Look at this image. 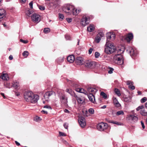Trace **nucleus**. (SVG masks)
Returning a JSON list of instances; mask_svg holds the SVG:
<instances>
[{
	"instance_id": "f257e3e1",
	"label": "nucleus",
	"mask_w": 147,
	"mask_h": 147,
	"mask_svg": "<svg viewBox=\"0 0 147 147\" xmlns=\"http://www.w3.org/2000/svg\"><path fill=\"white\" fill-rule=\"evenodd\" d=\"M24 96L25 100L27 102L31 103L36 102L39 98V96L38 95L34 94L30 91L25 92Z\"/></svg>"
},
{
	"instance_id": "f03ea898",
	"label": "nucleus",
	"mask_w": 147,
	"mask_h": 147,
	"mask_svg": "<svg viewBox=\"0 0 147 147\" xmlns=\"http://www.w3.org/2000/svg\"><path fill=\"white\" fill-rule=\"evenodd\" d=\"M63 10L68 15H70L71 13H72L74 15H76L81 11L80 9L78 10L74 8V6L69 5L64 6L63 8Z\"/></svg>"
},
{
	"instance_id": "7ed1b4c3",
	"label": "nucleus",
	"mask_w": 147,
	"mask_h": 147,
	"mask_svg": "<svg viewBox=\"0 0 147 147\" xmlns=\"http://www.w3.org/2000/svg\"><path fill=\"white\" fill-rule=\"evenodd\" d=\"M107 42L105 46H114V44L112 42L115 38V35L114 33L109 32L106 34Z\"/></svg>"
},
{
	"instance_id": "20e7f679",
	"label": "nucleus",
	"mask_w": 147,
	"mask_h": 147,
	"mask_svg": "<svg viewBox=\"0 0 147 147\" xmlns=\"http://www.w3.org/2000/svg\"><path fill=\"white\" fill-rule=\"evenodd\" d=\"M114 62L118 65H121L123 63V59L122 55L120 54L115 55L113 57Z\"/></svg>"
},
{
	"instance_id": "39448f33",
	"label": "nucleus",
	"mask_w": 147,
	"mask_h": 147,
	"mask_svg": "<svg viewBox=\"0 0 147 147\" xmlns=\"http://www.w3.org/2000/svg\"><path fill=\"white\" fill-rule=\"evenodd\" d=\"M57 92L61 102L63 104H66L67 102V98L66 97L65 95L62 93L60 90H58Z\"/></svg>"
},
{
	"instance_id": "423d86ee",
	"label": "nucleus",
	"mask_w": 147,
	"mask_h": 147,
	"mask_svg": "<svg viewBox=\"0 0 147 147\" xmlns=\"http://www.w3.org/2000/svg\"><path fill=\"white\" fill-rule=\"evenodd\" d=\"M90 18L86 15H84L80 21V24L83 26L88 24L90 22Z\"/></svg>"
},
{
	"instance_id": "0eeeda50",
	"label": "nucleus",
	"mask_w": 147,
	"mask_h": 147,
	"mask_svg": "<svg viewBox=\"0 0 147 147\" xmlns=\"http://www.w3.org/2000/svg\"><path fill=\"white\" fill-rule=\"evenodd\" d=\"M31 18L32 20L35 23H38L41 20L40 16L39 14L36 13H34L31 16Z\"/></svg>"
},
{
	"instance_id": "6e6552de",
	"label": "nucleus",
	"mask_w": 147,
	"mask_h": 147,
	"mask_svg": "<svg viewBox=\"0 0 147 147\" xmlns=\"http://www.w3.org/2000/svg\"><path fill=\"white\" fill-rule=\"evenodd\" d=\"M116 50V47H106L105 51L107 54H111Z\"/></svg>"
},
{
	"instance_id": "1a4fd4ad",
	"label": "nucleus",
	"mask_w": 147,
	"mask_h": 147,
	"mask_svg": "<svg viewBox=\"0 0 147 147\" xmlns=\"http://www.w3.org/2000/svg\"><path fill=\"white\" fill-rule=\"evenodd\" d=\"M108 127V124L102 122L99 124L97 126L98 129L101 131H103L107 129Z\"/></svg>"
},
{
	"instance_id": "9d476101",
	"label": "nucleus",
	"mask_w": 147,
	"mask_h": 147,
	"mask_svg": "<svg viewBox=\"0 0 147 147\" xmlns=\"http://www.w3.org/2000/svg\"><path fill=\"white\" fill-rule=\"evenodd\" d=\"M128 47L129 48L127 51L129 53L130 55L131 56H136L137 54V51L132 47Z\"/></svg>"
},
{
	"instance_id": "9b49d317",
	"label": "nucleus",
	"mask_w": 147,
	"mask_h": 147,
	"mask_svg": "<svg viewBox=\"0 0 147 147\" xmlns=\"http://www.w3.org/2000/svg\"><path fill=\"white\" fill-rule=\"evenodd\" d=\"M95 63L94 61H86L85 63V65L86 67L90 68H93L95 66Z\"/></svg>"
},
{
	"instance_id": "f8f14e48",
	"label": "nucleus",
	"mask_w": 147,
	"mask_h": 147,
	"mask_svg": "<svg viewBox=\"0 0 147 147\" xmlns=\"http://www.w3.org/2000/svg\"><path fill=\"white\" fill-rule=\"evenodd\" d=\"M78 122L81 127L83 128L86 125V122L85 118L82 117H80L78 118Z\"/></svg>"
},
{
	"instance_id": "ddd939ff",
	"label": "nucleus",
	"mask_w": 147,
	"mask_h": 147,
	"mask_svg": "<svg viewBox=\"0 0 147 147\" xmlns=\"http://www.w3.org/2000/svg\"><path fill=\"white\" fill-rule=\"evenodd\" d=\"M76 62L78 65H82L84 63V59L81 57H78L76 59Z\"/></svg>"
},
{
	"instance_id": "4468645a",
	"label": "nucleus",
	"mask_w": 147,
	"mask_h": 147,
	"mask_svg": "<svg viewBox=\"0 0 147 147\" xmlns=\"http://www.w3.org/2000/svg\"><path fill=\"white\" fill-rule=\"evenodd\" d=\"M104 35V34L102 32H100L98 33L95 38L94 42L98 43L101 40V38Z\"/></svg>"
},
{
	"instance_id": "2eb2a0df",
	"label": "nucleus",
	"mask_w": 147,
	"mask_h": 147,
	"mask_svg": "<svg viewBox=\"0 0 147 147\" xmlns=\"http://www.w3.org/2000/svg\"><path fill=\"white\" fill-rule=\"evenodd\" d=\"M6 12L3 9H0V21H1L6 17Z\"/></svg>"
},
{
	"instance_id": "dca6fc26",
	"label": "nucleus",
	"mask_w": 147,
	"mask_h": 147,
	"mask_svg": "<svg viewBox=\"0 0 147 147\" xmlns=\"http://www.w3.org/2000/svg\"><path fill=\"white\" fill-rule=\"evenodd\" d=\"M55 93L52 91H49L46 92L44 94V98L46 101H48L49 97Z\"/></svg>"
},
{
	"instance_id": "f3484780",
	"label": "nucleus",
	"mask_w": 147,
	"mask_h": 147,
	"mask_svg": "<svg viewBox=\"0 0 147 147\" xmlns=\"http://www.w3.org/2000/svg\"><path fill=\"white\" fill-rule=\"evenodd\" d=\"M133 35L132 33H129L126 36L125 39L127 42L129 43L130 41L133 38Z\"/></svg>"
},
{
	"instance_id": "a211bd4d",
	"label": "nucleus",
	"mask_w": 147,
	"mask_h": 147,
	"mask_svg": "<svg viewBox=\"0 0 147 147\" xmlns=\"http://www.w3.org/2000/svg\"><path fill=\"white\" fill-rule=\"evenodd\" d=\"M98 91V89L96 88H88L87 89V92L89 94H94L95 93Z\"/></svg>"
},
{
	"instance_id": "6ab92c4d",
	"label": "nucleus",
	"mask_w": 147,
	"mask_h": 147,
	"mask_svg": "<svg viewBox=\"0 0 147 147\" xmlns=\"http://www.w3.org/2000/svg\"><path fill=\"white\" fill-rule=\"evenodd\" d=\"M74 97L76 98L78 102L80 104H82L84 102V99L81 96L80 97L77 95H74Z\"/></svg>"
},
{
	"instance_id": "aec40b11",
	"label": "nucleus",
	"mask_w": 147,
	"mask_h": 147,
	"mask_svg": "<svg viewBox=\"0 0 147 147\" xmlns=\"http://www.w3.org/2000/svg\"><path fill=\"white\" fill-rule=\"evenodd\" d=\"M128 118V120H131L134 122L137 121L138 119V118L137 116L132 115H129Z\"/></svg>"
},
{
	"instance_id": "412c9836",
	"label": "nucleus",
	"mask_w": 147,
	"mask_h": 147,
	"mask_svg": "<svg viewBox=\"0 0 147 147\" xmlns=\"http://www.w3.org/2000/svg\"><path fill=\"white\" fill-rule=\"evenodd\" d=\"M113 103L115 106L117 107H119L121 106V104L118 101L117 99L115 97L113 98Z\"/></svg>"
},
{
	"instance_id": "4be33fe9",
	"label": "nucleus",
	"mask_w": 147,
	"mask_h": 147,
	"mask_svg": "<svg viewBox=\"0 0 147 147\" xmlns=\"http://www.w3.org/2000/svg\"><path fill=\"white\" fill-rule=\"evenodd\" d=\"M75 90L77 92L83 93L86 95L88 94V92L86 91L81 88H76Z\"/></svg>"
},
{
	"instance_id": "5701e85b",
	"label": "nucleus",
	"mask_w": 147,
	"mask_h": 147,
	"mask_svg": "<svg viewBox=\"0 0 147 147\" xmlns=\"http://www.w3.org/2000/svg\"><path fill=\"white\" fill-rule=\"evenodd\" d=\"M88 95L90 100L92 102L94 103L95 102V98L94 94H89Z\"/></svg>"
},
{
	"instance_id": "b1692460",
	"label": "nucleus",
	"mask_w": 147,
	"mask_h": 147,
	"mask_svg": "<svg viewBox=\"0 0 147 147\" xmlns=\"http://www.w3.org/2000/svg\"><path fill=\"white\" fill-rule=\"evenodd\" d=\"M75 57L73 55L69 56L67 58V61L69 63H72L75 60Z\"/></svg>"
},
{
	"instance_id": "393cba45",
	"label": "nucleus",
	"mask_w": 147,
	"mask_h": 147,
	"mask_svg": "<svg viewBox=\"0 0 147 147\" xmlns=\"http://www.w3.org/2000/svg\"><path fill=\"white\" fill-rule=\"evenodd\" d=\"M95 28L94 26L93 25L90 24L87 27V30L90 32H91L94 30Z\"/></svg>"
},
{
	"instance_id": "a878e982",
	"label": "nucleus",
	"mask_w": 147,
	"mask_h": 147,
	"mask_svg": "<svg viewBox=\"0 0 147 147\" xmlns=\"http://www.w3.org/2000/svg\"><path fill=\"white\" fill-rule=\"evenodd\" d=\"M0 78L3 80H7L9 79L8 75L5 74H3L1 76Z\"/></svg>"
},
{
	"instance_id": "bb28decb",
	"label": "nucleus",
	"mask_w": 147,
	"mask_h": 147,
	"mask_svg": "<svg viewBox=\"0 0 147 147\" xmlns=\"http://www.w3.org/2000/svg\"><path fill=\"white\" fill-rule=\"evenodd\" d=\"M66 91V92H68L71 96L74 97V95H76L75 94L74 92L72 90L70 89H67Z\"/></svg>"
},
{
	"instance_id": "cd10ccee",
	"label": "nucleus",
	"mask_w": 147,
	"mask_h": 147,
	"mask_svg": "<svg viewBox=\"0 0 147 147\" xmlns=\"http://www.w3.org/2000/svg\"><path fill=\"white\" fill-rule=\"evenodd\" d=\"M123 100L124 101L126 102H128L130 101L131 97L130 96H124L123 97Z\"/></svg>"
},
{
	"instance_id": "c85d7f7f",
	"label": "nucleus",
	"mask_w": 147,
	"mask_h": 147,
	"mask_svg": "<svg viewBox=\"0 0 147 147\" xmlns=\"http://www.w3.org/2000/svg\"><path fill=\"white\" fill-rule=\"evenodd\" d=\"M20 86V84L17 81H15L13 84V86L15 88H18Z\"/></svg>"
},
{
	"instance_id": "c756f323",
	"label": "nucleus",
	"mask_w": 147,
	"mask_h": 147,
	"mask_svg": "<svg viewBox=\"0 0 147 147\" xmlns=\"http://www.w3.org/2000/svg\"><path fill=\"white\" fill-rule=\"evenodd\" d=\"M140 113L143 115H147V112L145 111L144 109L141 110Z\"/></svg>"
},
{
	"instance_id": "7c9ffc66",
	"label": "nucleus",
	"mask_w": 147,
	"mask_h": 147,
	"mask_svg": "<svg viewBox=\"0 0 147 147\" xmlns=\"http://www.w3.org/2000/svg\"><path fill=\"white\" fill-rule=\"evenodd\" d=\"M114 92L115 93L117 94L118 96H119L121 95V94L120 93L119 90L117 89H115Z\"/></svg>"
},
{
	"instance_id": "2f4dec72",
	"label": "nucleus",
	"mask_w": 147,
	"mask_h": 147,
	"mask_svg": "<svg viewBox=\"0 0 147 147\" xmlns=\"http://www.w3.org/2000/svg\"><path fill=\"white\" fill-rule=\"evenodd\" d=\"M29 53L27 51H24L22 53V55L25 58L27 57L29 55Z\"/></svg>"
},
{
	"instance_id": "473e14b6",
	"label": "nucleus",
	"mask_w": 147,
	"mask_h": 147,
	"mask_svg": "<svg viewBox=\"0 0 147 147\" xmlns=\"http://www.w3.org/2000/svg\"><path fill=\"white\" fill-rule=\"evenodd\" d=\"M64 57H59L57 59L58 62H61L63 61Z\"/></svg>"
},
{
	"instance_id": "72a5a7b5",
	"label": "nucleus",
	"mask_w": 147,
	"mask_h": 147,
	"mask_svg": "<svg viewBox=\"0 0 147 147\" xmlns=\"http://www.w3.org/2000/svg\"><path fill=\"white\" fill-rule=\"evenodd\" d=\"M100 95L101 96H102L105 99H106L107 98V94L103 92H101Z\"/></svg>"
},
{
	"instance_id": "f704fd0d",
	"label": "nucleus",
	"mask_w": 147,
	"mask_h": 147,
	"mask_svg": "<svg viewBox=\"0 0 147 147\" xmlns=\"http://www.w3.org/2000/svg\"><path fill=\"white\" fill-rule=\"evenodd\" d=\"M124 114L123 111L122 110H120L117 112L116 115H123Z\"/></svg>"
},
{
	"instance_id": "c9c22d12",
	"label": "nucleus",
	"mask_w": 147,
	"mask_h": 147,
	"mask_svg": "<svg viewBox=\"0 0 147 147\" xmlns=\"http://www.w3.org/2000/svg\"><path fill=\"white\" fill-rule=\"evenodd\" d=\"M50 31V29L49 28H45L44 30V32L45 33H47Z\"/></svg>"
},
{
	"instance_id": "e433bc0d",
	"label": "nucleus",
	"mask_w": 147,
	"mask_h": 147,
	"mask_svg": "<svg viewBox=\"0 0 147 147\" xmlns=\"http://www.w3.org/2000/svg\"><path fill=\"white\" fill-rule=\"evenodd\" d=\"M144 106L143 105H141L138 107V108L136 109V110L137 111H139L140 109L142 110L144 109Z\"/></svg>"
},
{
	"instance_id": "4c0bfd02",
	"label": "nucleus",
	"mask_w": 147,
	"mask_h": 147,
	"mask_svg": "<svg viewBox=\"0 0 147 147\" xmlns=\"http://www.w3.org/2000/svg\"><path fill=\"white\" fill-rule=\"evenodd\" d=\"M109 122L117 125H121V123L118 122H117L115 121H109Z\"/></svg>"
},
{
	"instance_id": "58836bf2",
	"label": "nucleus",
	"mask_w": 147,
	"mask_h": 147,
	"mask_svg": "<svg viewBox=\"0 0 147 147\" xmlns=\"http://www.w3.org/2000/svg\"><path fill=\"white\" fill-rule=\"evenodd\" d=\"M95 57L96 58H98L100 55V53L97 52H96L95 53Z\"/></svg>"
},
{
	"instance_id": "ea45409f",
	"label": "nucleus",
	"mask_w": 147,
	"mask_h": 147,
	"mask_svg": "<svg viewBox=\"0 0 147 147\" xmlns=\"http://www.w3.org/2000/svg\"><path fill=\"white\" fill-rule=\"evenodd\" d=\"M124 51V48L119 49L118 50V52L120 53H122Z\"/></svg>"
},
{
	"instance_id": "a19ab883",
	"label": "nucleus",
	"mask_w": 147,
	"mask_h": 147,
	"mask_svg": "<svg viewBox=\"0 0 147 147\" xmlns=\"http://www.w3.org/2000/svg\"><path fill=\"white\" fill-rule=\"evenodd\" d=\"M35 120L36 121L38 122L41 120V119L40 117L38 116H36L35 117Z\"/></svg>"
},
{
	"instance_id": "79ce46f5",
	"label": "nucleus",
	"mask_w": 147,
	"mask_h": 147,
	"mask_svg": "<svg viewBox=\"0 0 147 147\" xmlns=\"http://www.w3.org/2000/svg\"><path fill=\"white\" fill-rule=\"evenodd\" d=\"M89 112L91 114H92L94 113V111L93 109L91 108L89 109Z\"/></svg>"
},
{
	"instance_id": "37998d69",
	"label": "nucleus",
	"mask_w": 147,
	"mask_h": 147,
	"mask_svg": "<svg viewBox=\"0 0 147 147\" xmlns=\"http://www.w3.org/2000/svg\"><path fill=\"white\" fill-rule=\"evenodd\" d=\"M20 41L26 44L28 42V41L27 40H24L22 39H20Z\"/></svg>"
},
{
	"instance_id": "c03bdc74",
	"label": "nucleus",
	"mask_w": 147,
	"mask_h": 147,
	"mask_svg": "<svg viewBox=\"0 0 147 147\" xmlns=\"http://www.w3.org/2000/svg\"><path fill=\"white\" fill-rule=\"evenodd\" d=\"M147 100V98L146 97H144L141 100V103H144Z\"/></svg>"
},
{
	"instance_id": "a18cd8bd",
	"label": "nucleus",
	"mask_w": 147,
	"mask_h": 147,
	"mask_svg": "<svg viewBox=\"0 0 147 147\" xmlns=\"http://www.w3.org/2000/svg\"><path fill=\"white\" fill-rule=\"evenodd\" d=\"M59 135L60 136H66V135L64 133L61 132L60 131L59 132Z\"/></svg>"
},
{
	"instance_id": "49530a36",
	"label": "nucleus",
	"mask_w": 147,
	"mask_h": 147,
	"mask_svg": "<svg viewBox=\"0 0 147 147\" xmlns=\"http://www.w3.org/2000/svg\"><path fill=\"white\" fill-rule=\"evenodd\" d=\"M65 37L66 40H70L71 39V37L69 35H66Z\"/></svg>"
},
{
	"instance_id": "de8ad7c7",
	"label": "nucleus",
	"mask_w": 147,
	"mask_h": 147,
	"mask_svg": "<svg viewBox=\"0 0 147 147\" xmlns=\"http://www.w3.org/2000/svg\"><path fill=\"white\" fill-rule=\"evenodd\" d=\"M114 69L112 68H110L109 70L108 71V73L110 74H111L113 73V71Z\"/></svg>"
},
{
	"instance_id": "09e8293b",
	"label": "nucleus",
	"mask_w": 147,
	"mask_h": 147,
	"mask_svg": "<svg viewBox=\"0 0 147 147\" xmlns=\"http://www.w3.org/2000/svg\"><path fill=\"white\" fill-rule=\"evenodd\" d=\"M66 20L68 23H69L72 21V19L71 18H66Z\"/></svg>"
},
{
	"instance_id": "8fccbe9b",
	"label": "nucleus",
	"mask_w": 147,
	"mask_h": 147,
	"mask_svg": "<svg viewBox=\"0 0 147 147\" xmlns=\"http://www.w3.org/2000/svg\"><path fill=\"white\" fill-rule=\"evenodd\" d=\"M39 8L40 10H43L45 9V7L42 6H40L39 7Z\"/></svg>"
},
{
	"instance_id": "3c124183",
	"label": "nucleus",
	"mask_w": 147,
	"mask_h": 147,
	"mask_svg": "<svg viewBox=\"0 0 147 147\" xmlns=\"http://www.w3.org/2000/svg\"><path fill=\"white\" fill-rule=\"evenodd\" d=\"M68 124L67 123H65L63 124V126L66 129H67L68 128Z\"/></svg>"
},
{
	"instance_id": "603ef678",
	"label": "nucleus",
	"mask_w": 147,
	"mask_h": 147,
	"mask_svg": "<svg viewBox=\"0 0 147 147\" xmlns=\"http://www.w3.org/2000/svg\"><path fill=\"white\" fill-rule=\"evenodd\" d=\"M93 49L92 48H90L88 50V53L89 54H90L92 51H93Z\"/></svg>"
},
{
	"instance_id": "864d4df0",
	"label": "nucleus",
	"mask_w": 147,
	"mask_h": 147,
	"mask_svg": "<svg viewBox=\"0 0 147 147\" xmlns=\"http://www.w3.org/2000/svg\"><path fill=\"white\" fill-rule=\"evenodd\" d=\"M64 18V16L61 14H59V18H60L61 19H63Z\"/></svg>"
},
{
	"instance_id": "5fc2aeb1",
	"label": "nucleus",
	"mask_w": 147,
	"mask_h": 147,
	"mask_svg": "<svg viewBox=\"0 0 147 147\" xmlns=\"http://www.w3.org/2000/svg\"><path fill=\"white\" fill-rule=\"evenodd\" d=\"M127 84L128 85H130V84H131V85H132L133 84V82L130 81H127Z\"/></svg>"
},
{
	"instance_id": "6e6d98bb",
	"label": "nucleus",
	"mask_w": 147,
	"mask_h": 147,
	"mask_svg": "<svg viewBox=\"0 0 147 147\" xmlns=\"http://www.w3.org/2000/svg\"><path fill=\"white\" fill-rule=\"evenodd\" d=\"M141 124L143 129H144L145 128V126L144 125V123L142 121H141Z\"/></svg>"
},
{
	"instance_id": "4d7b16f0",
	"label": "nucleus",
	"mask_w": 147,
	"mask_h": 147,
	"mask_svg": "<svg viewBox=\"0 0 147 147\" xmlns=\"http://www.w3.org/2000/svg\"><path fill=\"white\" fill-rule=\"evenodd\" d=\"M44 108H46L48 109H51V107L50 106H48V105H46V106H44Z\"/></svg>"
},
{
	"instance_id": "13d9d810",
	"label": "nucleus",
	"mask_w": 147,
	"mask_h": 147,
	"mask_svg": "<svg viewBox=\"0 0 147 147\" xmlns=\"http://www.w3.org/2000/svg\"><path fill=\"white\" fill-rule=\"evenodd\" d=\"M15 94L16 96H18L20 95V93L18 92H15Z\"/></svg>"
},
{
	"instance_id": "bf43d9fd",
	"label": "nucleus",
	"mask_w": 147,
	"mask_h": 147,
	"mask_svg": "<svg viewBox=\"0 0 147 147\" xmlns=\"http://www.w3.org/2000/svg\"><path fill=\"white\" fill-rule=\"evenodd\" d=\"M129 87L132 90H134L135 89V87L134 86L129 85Z\"/></svg>"
},
{
	"instance_id": "052dcab7",
	"label": "nucleus",
	"mask_w": 147,
	"mask_h": 147,
	"mask_svg": "<svg viewBox=\"0 0 147 147\" xmlns=\"http://www.w3.org/2000/svg\"><path fill=\"white\" fill-rule=\"evenodd\" d=\"M29 5H30V7L32 9L33 8V6H32V5H33V3H32V1L30 2L29 4Z\"/></svg>"
},
{
	"instance_id": "680f3d73",
	"label": "nucleus",
	"mask_w": 147,
	"mask_h": 147,
	"mask_svg": "<svg viewBox=\"0 0 147 147\" xmlns=\"http://www.w3.org/2000/svg\"><path fill=\"white\" fill-rule=\"evenodd\" d=\"M72 86L73 87L76 88L77 87L78 85L75 83H74L73 84Z\"/></svg>"
},
{
	"instance_id": "e2e57ef3",
	"label": "nucleus",
	"mask_w": 147,
	"mask_h": 147,
	"mask_svg": "<svg viewBox=\"0 0 147 147\" xmlns=\"http://www.w3.org/2000/svg\"><path fill=\"white\" fill-rule=\"evenodd\" d=\"M64 112L67 113H70V111L68 110L67 109H65L64 111Z\"/></svg>"
},
{
	"instance_id": "0e129e2a",
	"label": "nucleus",
	"mask_w": 147,
	"mask_h": 147,
	"mask_svg": "<svg viewBox=\"0 0 147 147\" xmlns=\"http://www.w3.org/2000/svg\"><path fill=\"white\" fill-rule=\"evenodd\" d=\"M27 15L28 16H30V15L31 14V12L29 10H28L27 12Z\"/></svg>"
},
{
	"instance_id": "69168bd1",
	"label": "nucleus",
	"mask_w": 147,
	"mask_h": 147,
	"mask_svg": "<svg viewBox=\"0 0 147 147\" xmlns=\"http://www.w3.org/2000/svg\"><path fill=\"white\" fill-rule=\"evenodd\" d=\"M41 112L43 113H44V114H47V111H41Z\"/></svg>"
},
{
	"instance_id": "338daca9",
	"label": "nucleus",
	"mask_w": 147,
	"mask_h": 147,
	"mask_svg": "<svg viewBox=\"0 0 147 147\" xmlns=\"http://www.w3.org/2000/svg\"><path fill=\"white\" fill-rule=\"evenodd\" d=\"M15 142L17 146H19L20 145V143L18 142L17 141H15Z\"/></svg>"
},
{
	"instance_id": "774afa93",
	"label": "nucleus",
	"mask_w": 147,
	"mask_h": 147,
	"mask_svg": "<svg viewBox=\"0 0 147 147\" xmlns=\"http://www.w3.org/2000/svg\"><path fill=\"white\" fill-rule=\"evenodd\" d=\"M9 59L11 60H12L13 59V57L11 55H10L9 57Z\"/></svg>"
}]
</instances>
